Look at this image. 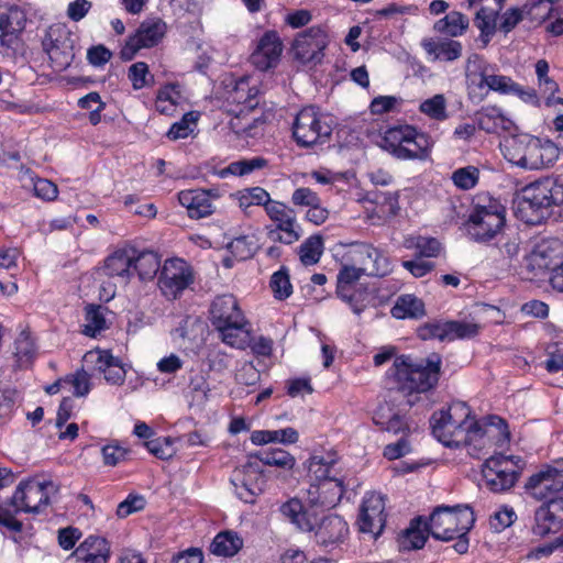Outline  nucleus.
<instances>
[{
	"label": "nucleus",
	"instance_id": "1",
	"mask_svg": "<svg viewBox=\"0 0 563 563\" xmlns=\"http://www.w3.org/2000/svg\"><path fill=\"white\" fill-rule=\"evenodd\" d=\"M434 437L446 446H467L471 456L481 459L482 450L493 442L509 438L507 423L497 416L478 422L470 407L463 401L453 402L446 410L435 411L431 417Z\"/></svg>",
	"mask_w": 563,
	"mask_h": 563
},
{
	"label": "nucleus",
	"instance_id": "2",
	"mask_svg": "<svg viewBox=\"0 0 563 563\" xmlns=\"http://www.w3.org/2000/svg\"><path fill=\"white\" fill-rule=\"evenodd\" d=\"M393 367L398 393L407 397L406 405L411 407L420 399V394L438 384L441 357L432 354L426 361L415 363L411 357L402 355L395 358Z\"/></svg>",
	"mask_w": 563,
	"mask_h": 563
},
{
	"label": "nucleus",
	"instance_id": "3",
	"mask_svg": "<svg viewBox=\"0 0 563 563\" xmlns=\"http://www.w3.org/2000/svg\"><path fill=\"white\" fill-rule=\"evenodd\" d=\"M58 487L52 481L40 482L34 478L20 482L13 496L10 499L9 509L0 510V525L13 530L21 531L22 522L14 518L19 512L40 514L49 504L52 495L56 494Z\"/></svg>",
	"mask_w": 563,
	"mask_h": 563
},
{
	"label": "nucleus",
	"instance_id": "4",
	"mask_svg": "<svg viewBox=\"0 0 563 563\" xmlns=\"http://www.w3.org/2000/svg\"><path fill=\"white\" fill-rule=\"evenodd\" d=\"M210 321L225 344L241 350L250 344L251 333L246 329L249 321L234 296L222 295L212 301Z\"/></svg>",
	"mask_w": 563,
	"mask_h": 563
},
{
	"label": "nucleus",
	"instance_id": "5",
	"mask_svg": "<svg viewBox=\"0 0 563 563\" xmlns=\"http://www.w3.org/2000/svg\"><path fill=\"white\" fill-rule=\"evenodd\" d=\"M563 205V184L554 177H544L526 186L518 202V212L528 224H538L553 207Z\"/></svg>",
	"mask_w": 563,
	"mask_h": 563
},
{
	"label": "nucleus",
	"instance_id": "6",
	"mask_svg": "<svg viewBox=\"0 0 563 563\" xmlns=\"http://www.w3.org/2000/svg\"><path fill=\"white\" fill-rule=\"evenodd\" d=\"M501 151L509 163L530 170L549 167L559 158V147L552 141L527 134L507 137Z\"/></svg>",
	"mask_w": 563,
	"mask_h": 563
},
{
	"label": "nucleus",
	"instance_id": "7",
	"mask_svg": "<svg viewBox=\"0 0 563 563\" xmlns=\"http://www.w3.org/2000/svg\"><path fill=\"white\" fill-rule=\"evenodd\" d=\"M379 145L399 159H422L432 143L424 133L411 125H397L385 131Z\"/></svg>",
	"mask_w": 563,
	"mask_h": 563
},
{
	"label": "nucleus",
	"instance_id": "8",
	"mask_svg": "<svg viewBox=\"0 0 563 563\" xmlns=\"http://www.w3.org/2000/svg\"><path fill=\"white\" fill-rule=\"evenodd\" d=\"M475 522L468 506H440L430 516L428 532L437 540L450 541L455 534H467Z\"/></svg>",
	"mask_w": 563,
	"mask_h": 563
},
{
	"label": "nucleus",
	"instance_id": "9",
	"mask_svg": "<svg viewBox=\"0 0 563 563\" xmlns=\"http://www.w3.org/2000/svg\"><path fill=\"white\" fill-rule=\"evenodd\" d=\"M332 128L317 108H302L292 122V136L298 146L309 148L327 143Z\"/></svg>",
	"mask_w": 563,
	"mask_h": 563
},
{
	"label": "nucleus",
	"instance_id": "10",
	"mask_svg": "<svg viewBox=\"0 0 563 563\" xmlns=\"http://www.w3.org/2000/svg\"><path fill=\"white\" fill-rule=\"evenodd\" d=\"M505 223V208L496 200L488 205L477 203L468 218V233L473 240L485 242L493 239Z\"/></svg>",
	"mask_w": 563,
	"mask_h": 563
},
{
	"label": "nucleus",
	"instance_id": "11",
	"mask_svg": "<svg viewBox=\"0 0 563 563\" xmlns=\"http://www.w3.org/2000/svg\"><path fill=\"white\" fill-rule=\"evenodd\" d=\"M523 461L519 456L494 455L483 465V477L486 486L494 493L511 488L518 478V470L522 468Z\"/></svg>",
	"mask_w": 563,
	"mask_h": 563
},
{
	"label": "nucleus",
	"instance_id": "12",
	"mask_svg": "<svg viewBox=\"0 0 563 563\" xmlns=\"http://www.w3.org/2000/svg\"><path fill=\"white\" fill-rule=\"evenodd\" d=\"M525 487L536 500H563V461L531 475Z\"/></svg>",
	"mask_w": 563,
	"mask_h": 563
},
{
	"label": "nucleus",
	"instance_id": "13",
	"mask_svg": "<svg viewBox=\"0 0 563 563\" xmlns=\"http://www.w3.org/2000/svg\"><path fill=\"white\" fill-rule=\"evenodd\" d=\"M194 283L190 267L183 260L166 261L158 277V287L168 300H175Z\"/></svg>",
	"mask_w": 563,
	"mask_h": 563
},
{
	"label": "nucleus",
	"instance_id": "14",
	"mask_svg": "<svg viewBox=\"0 0 563 563\" xmlns=\"http://www.w3.org/2000/svg\"><path fill=\"white\" fill-rule=\"evenodd\" d=\"M328 43L325 31L320 26H311L296 36L292 43L294 56L302 64H318L323 58Z\"/></svg>",
	"mask_w": 563,
	"mask_h": 563
},
{
	"label": "nucleus",
	"instance_id": "15",
	"mask_svg": "<svg viewBox=\"0 0 563 563\" xmlns=\"http://www.w3.org/2000/svg\"><path fill=\"white\" fill-rule=\"evenodd\" d=\"M349 255L351 261L358 264L367 276L384 277L393 271L388 256L371 244L355 243L352 245Z\"/></svg>",
	"mask_w": 563,
	"mask_h": 563
},
{
	"label": "nucleus",
	"instance_id": "16",
	"mask_svg": "<svg viewBox=\"0 0 563 563\" xmlns=\"http://www.w3.org/2000/svg\"><path fill=\"white\" fill-rule=\"evenodd\" d=\"M84 363L92 369L101 373L110 385L121 386L125 382L126 367L123 362L113 356L109 351L91 350L84 357Z\"/></svg>",
	"mask_w": 563,
	"mask_h": 563
},
{
	"label": "nucleus",
	"instance_id": "17",
	"mask_svg": "<svg viewBox=\"0 0 563 563\" xmlns=\"http://www.w3.org/2000/svg\"><path fill=\"white\" fill-rule=\"evenodd\" d=\"M166 31L162 20H147L141 23L136 33L130 36L120 52L123 60H131L144 47H153L159 43Z\"/></svg>",
	"mask_w": 563,
	"mask_h": 563
},
{
	"label": "nucleus",
	"instance_id": "18",
	"mask_svg": "<svg viewBox=\"0 0 563 563\" xmlns=\"http://www.w3.org/2000/svg\"><path fill=\"white\" fill-rule=\"evenodd\" d=\"M361 532L378 537L386 523L385 497L380 494L369 493L365 496L358 516Z\"/></svg>",
	"mask_w": 563,
	"mask_h": 563
},
{
	"label": "nucleus",
	"instance_id": "19",
	"mask_svg": "<svg viewBox=\"0 0 563 563\" xmlns=\"http://www.w3.org/2000/svg\"><path fill=\"white\" fill-rule=\"evenodd\" d=\"M43 45L56 71H63L74 59L73 42L68 33L60 27H51Z\"/></svg>",
	"mask_w": 563,
	"mask_h": 563
},
{
	"label": "nucleus",
	"instance_id": "20",
	"mask_svg": "<svg viewBox=\"0 0 563 563\" xmlns=\"http://www.w3.org/2000/svg\"><path fill=\"white\" fill-rule=\"evenodd\" d=\"M284 45L277 32L267 31L258 40L250 60L258 70L266 71L277 66Z\"/></svg>",
	"mask_w": 563,
	"mask_h": 563
},
{
	"label": "nucleus",
	"instance_id": "21",
	"mask_svg": "<svg viewBox=\"0 0 563 563\" xmlns=\"http://www.w3.org/2000/svg\"><path fill=\"white\" fill-rule=\"evenodd\" d=\"M266 213L276 223V229L282 232L274 240L285 244H292L300 239L299 227L294 209L278 201L266 205Z\"/></svg>",
	"mask_w": 563,
	"mask_h": 563
},
{
	"label": "nucleus",
	"instance_id": "22",
	"mask_svg": "<svg viewBox=\"0 0 563 563\" xmlns=\"http://www.w3.org/2000/svg\"><path fill=\"white\" fill-rule=\"evenodd\" d=\"M532 532L541 538L563 532V500L547 501L536 510Z\"/></svg>",
	"mask_w": 563,
	"mask_h": 563
},
{
	"label": "nucleus",
	"instance_id": "23",
	"mask_svg": "<svg viewBox=\"0 0 563 563\" xmlns=\"http://www.w3.org/2000/svg\"><path fill=\"white\" fill-rule=\"evenodd\" d=\"M133 249H120L110 254L103 263L102 272L110 278H115L121 285H126L133 275Z\"/></svg>",
	"mask_w": 563,
	"mask_h": 563
},
{
	"label": "nucleus",
	"instance_id": "24",
	"mask_svg": "<svg viewBox=\"0 0 563 563\" xmlns=\"http://www.w3.org/2000/svg\"><path fill=\"white\" fill-rule=\"evenodd\" d=\"M211 197H218V195H211L208 190L190 189L183 190L178 194L179 203L187 209L188 216L191 219H201L213 213L214 207Z\"/></svg>",
	"mask_w": 563,
	"mask_h": 563
},
{
	"label": "nucleus",
	"instance_id": "25",
	"mask_svg": "<svg viewBox=\"0 0 563 563\" xmlns=\"http://www.w3.org/2000/svg\"><path fill=\"white\" fill-rule=\"evenodd\" d=\"M343 494V482L335 477L318 485H311L308 490L310 504L325 508L334 507L341 500Z\"/></svg>",
	"mask_w": 563,
	"mask_h": 563
},
{
	"label": "nucleus",
	"instance_id": "26",
	"mask_svg": "<svg viewBox=\"0 0 563 563\" xmlns=\"http://www.w3.org/2000/svg\"><path fill=\"white\" fill-rule=\"evenodd\" d=\"M25 13L18 5L0 4V46H9L11 36L24 29Z\"/></svg>",
	"mask_w": 563,
	"mask_h": 563
},
{
	"label": "nucleus",
	"instance_id": "27",
	"mask_svg": "<svg viewBox=\"0 0 563 563\" xmlns=\"http://www.w3.org/2000/svg\"><path fill=\"white\" fill-rule=\"evenodd\" d=\"M362 275H365L361 267L354 265H342L336 276V294L340 298L347 301L354 313L360 314L364 310V305L354 302V297L350 294V287L354 285Z\"/></svg>",
	"mask_w": 563,
	"mask_h": 563
},
{
	"label": "nucleus",
	"instance_id": "28",
	"mask_svg": "<svg viewBox=\"0 0 563 563\" xmlns=\"http://www.w3.org/2000/svg\"><path fill=\"white\" fill-rule=\"evenodd\" d=\"M552 258L549 247L542 243L538 244L527 256H525L520 275L526 279H533L541 276L551 266Z\"/></svg>",
	"mask_w": 563,
	"mask_h": 563
},
{
	"label": "nucleus",
	"instance_id": "29",
	"mask_svg": "<svg viewBox=\"0 0 563 563\" xmlns=\"http://www.w3.org/2000/svg\"><path fill=\"white\" fill-rule=\"evenodd\" d=\"M346 522L336 515L324 517L316 527L314 537L319 544L328 545L341 541L347 533Z\"/></svg>",
	"mask_w": 563,
	"mask_h": 563
},
{
	"label": "nucleus",
	"instance_id": "30",
	"mask_svg": "<svg viewBox=\"0 0 563 563\" xmlns=\"http://www.w3.org/2000/svg\"><path fill=\"white\" fill-rule=\"evenodd\" d=\"M421 46L428 55L434 59L453 62L462 56L463 46L461 42L450 38L435 41L433 38H423Z\"/></svg>",
	"mask_w": 563,
	"mask_h": 563
},
{
	"label": "nucleus",
	"instance_id": "31",
	"mask_svg": "<svg viewBox=\"0 0 563 563\" xmlns=\"http://www.w3.org/2000/svg\"><path fill=\"white\" fill-rule=\"evenodd\" d=\"M280 511L301 531L310 532L316 529V517L303 508L299 499L288 500L282 506Z\"/></svg>",
	"mask_w": 563,
	"mask_h": 563
},
{
	"label": "nucleus",
	"instance_id": "32",
	"mask_svg": "<svg viewBox=\"0 0 563 563\" xmlns=\"http://www.w3.org/2000/svg\"><path fill=\"white\" fill-rule=\"evenodd\" d=\"M503 8V0H484L478 7L474 23L482 35H490L496 27V18Z\"/></svg>",
	"mask_w": 563,
	"mask_h": 563
},
{
	"label": "nucleus",
	"instance_id": "33",
	"mask_svg": "<svg viewBox=\"0 0 563 563\" xmlns=\"http://www.w3.org/2000/svg\"><path fill=\"white\" fill-rule=\"evenodd\" d=\"M243 548V539L234 531L219 532L210 544V552L218 556H234Z\"/></svg>",
	"mask_w": 563,
	"mask_h": 563
},
{
	"label": "nucleus",
	"instance_id": "34",
	"mask_svg": "<svg viewBox=\"0 0 563 563\" xmlns=\"http://www.w3.org/2000/svg\"><path fill=\"white\" fill-rule=\"evenodd\" d=\"M242 473L244 478L240 486L235 485L236 495L244 503L253 504L262 488L257 483H251V478L261 475V471L256 462L249 461L242 466Z\"/></svg>",
	"mask_w": 563,
	"mask_h": 563
},
{
	"label": "nucleus",
	"instance_id": "35",
	"mask_svg": "<svg viewBox=\"0 0 563 563\" xmlns=\"http://www.w3.org/2000/svg\"><path fill=\"white\" fill-rule=\"evenodd\" d=\"M257 93L258 89L250 86L249 78H241L236 81L234 89L230 92L229 99L236 104L243 106L239 112V114H241L244 111L250 112L257 107Z\"/></svg>",
	"mask_w": 563,
	"mask_h": 563
},
{
	"label": "nucleus",
	"instance_id": "36",
	"mask_svg": "<svg viewBox=\"0 0 563 563\" xmlns=\"http://www.w3.org/2000/svg\"><path fill=\"white\" fill-rule=\"evenodd\" d=\"M470 20L466 15L459 11H451L444 18L438 20L433 29L434 31L449 35L451 37H457L465 33L468 29Z\"/></svg>",
	"mask_w": 563,
	"mask_h": 563
},
{
	"label": "nucleus",
	"instance_id": "37",
	"mask_svg": "<svg viewBox=\"0 0 563 563\" xmlns=\"http://www.w3.org/2000/svg\"><path fill=\"white\" fill-rule=\"evenodd\" d=\"M426 530L428 531V525L422 522L420 517L411 520L400 537V547L404 550L421 549L427 541Z\"/></svg>",
	"mask_w": 563,
	"mask_h": 563
},
{
	"label": "nucleus",
	"instance_id": "38",
	"mask_svg": "<svg viewBox=\"0 0 563 563\" xmlns=\"http://www.w3.org/2000/svg\"><path fill=\"white\" fill-rule=\"evenodd\" d=\"M133 267L141 280H151L161 268V258L157 253L145 251L137 256L134 255Z\"/></svg>",
	"mask_w": 563,
	"mask_h": 563
},
{
	"label": "nucleus",
	"instance_id": "39",
	"mask_svg": "<svg viewBox=\"0 0 563 563\" xmlns=\"http://www.w3.org/2000/svg\"><path fill=\"white\" fill-rule=\"evenodd\" d=\"M371 202L375 203L373 213L368 218L376 217L378 220L395 216L398 211V200L393 192H372Z\"/></svg>",
	"mask_w": 563,
	"mask_h": 563
},
{
	"label": "nucleus",
	"instance_id": "40",
	"mask_svg": "<svg viewBox=\"0 0 563 563\" xmlns=\"http://www.w3.org/2000/svg\"><path fill=\"white\" fill-rule=\"evenodd\" d=\"M391 314L397 319L419 318L424 314V305L412 295H404L397 299Z\"/></svg>",
	"mask_w": 563,
	"mask_h": 563
},
{
	"label": "nucleus",
	"instance_id": "41",
	"mask_svg": "<svg viewBox=\"0 0 563 563\" xmlns=\"http://www.w3.org/2000/svg\"><path fill=\"white\" fill-rule=\"evenodd\" d=\"M181 98L179 85H167L157 93L156 110L162 114L173 115Z\"/></svg>",
	"mask_w": 563,
	"mask_h": 563
},
{
	"label": "nucleus",
	"instance_id": "42",
	"mask_svg": "<svg viewBox=\"0 0 563 563\" xmlns=\"http://www.w3.org/2000/svg\"><path fill=\"white\" fill-rule=\"evenodd\" d=\"M335 462L336 457L333 454L312 455L308 462V475L319 483L331 479L330 472Z\"/></svg>",
	"mask_w": 563,
	"mask_h": 563
},
{
	"label": "nucleus",
	"instance_id": "43",
	"mask_svg": "<svg viewBox=\"0 0 563 563\" xmlns=\"http://www.w3.org/2000/svg\"><path fill=\"white\" fill-rule=\"evenodd\" d=\"M257 459L265 465L276 466L284 470H291L295 464V457L283 449H273L269 451H260L251 456Z\"/></svg>",
	"mask_w": 563,
	"mask_h": 563
},
{
	"label": "nucleus",
	"instance_id": "44",
	"mask_svg": "<svg viewBox=\"0 0 563 563\" xmlns=\"http://www.w3.org/2000/svg\"><path fill=\"white\" fill-rule=\"evenodd\" d=\"M559 0H529L523 7L526 19L536 25L543 23L552 13L554 3Z\"/></svg>",
	"mask_w": 563,
	"mask_h": 563
},
{
	"label": "nucleus",
	"instance_id": "45",
	"mask_svg": "<svg viewBox=\"0 0 563 563\" xmlns=\"http://www.w3.org/2000/svg\"><path fill=\"white\" fill-rule=\"evenodd\" d=\"M109 552V544L104 538L90 536L74 551V558L101 555L108 560Z\"/></svg>",
	"mask_w": 563,
	"mask_h": 563
},
{
	"label": "nucleus",
	"instance_id": "46",
	"mask_svg": "<svg viewBox=\"0 0 563 563\" xmlns=\"http://www.w3.org/2000/svg\"><path fill=\"white\" fill-rule=\"evenodd\" d=\"M407 249H416V257H437L441 252V243L434 238L413 236L405 242Z\"/></svg>",
	"mask_w": 563,
	"mask_h": 563
},
{
	"label": "nucleus",
	"instance_id": "47",
	"mask_svg": "<svg viewBox=\"0 0 563 563\" xmlns=\"http://www.w3.org/2000/svg\"><path fill=\"white\" fill-rule=\"evenodd\" d=\"M323 253V240L320 235L308 238L298 250L300 262L306 265H314Z\"/></svg>",
	"mask_w": 563,
	"mask_h": 563
},
{
	"label": "nucleus",
	"instance_id": "48",
	"mask_svg": "<svg viewBox=\"0 0 563 563\" xmlns=\"http://www.w3.org/2000/svg\"><path fill=\"white\" fill-rule=\"evenodd\" d=\"M481 81L478 86L488 87L490 90L503 95H510L516 89V82L507 76L487 74L486 70L481 73Z\"/></svg>",
	"mask_w": 563,
	"mask_h": 563
},
{
	"label": "nucleus",
	"instance_id": "49",
	"mask_svg": "<svg viewBox=\"0 0 563 563\" xmlns=\"http://www.w3.org/2000/svg\"><path fill=\"white\" fill-rule=\"evenodd\" d=\"M419 110L427 117L437 121H443L448 118L446 100L444 96L440 93L421 102Z\"/></svg>",
	"mask_w": 563,
	"mask_h": 563
},
{
	"label": "nucleus",
	"instance_id": "50",
	"mask_svg": "<svg viewBox=\"0 0 563 563\" xmlns=\"http://www.w3.org/2000/svg\"><path fill=\"white\" fill-rule=\"evenodd\" d=\"M267 165V161L263 157H253L251 159H241L231 163L225 169L221 172V175L232 174L235 176H244L251 174L256 169H262Z\"/></svg>",
	"mask_w": 563,
	"mask_h": 563
},
{
	"label": "nucleus",
	"instance_id": "51",
	"mask_svg": "<svg viewBox=\"0 0 563 563\" xmlns=\"http://www.w3.org/2000/svg\"><path fill=\"white\" fill-rule=\"evenodd\" d=\"M106 328V319L101 312L100 306H88L86 308V323L84 333L88 336H96Z\"/></svg>",
	"mask_w": 563,
	"mask_h": 563
},
{
	"label": "nucleus",
	"instance_id": "52",
	"mask_svg": "<svg viewBox=\"0 0 563 563\" xmlns=\"http://www.w3.org/2000/svg\"><path fill=\"white\" fill-rule=\"evenodd\" d=\"M238 200H239V206L243 210H246L247 208H250L252 206L264 205L266 207V205L272 202L269 200L268 192L260 187L247 188L243 191H240Z\"/></svg>",
	"mask_w": 563,
	"mask_h": 563
},
{
	"label": "nucleus",
	"instance_id": "53",
	"mask_svg": "<svg viewBox=\"0 0 563 563\" xmlns=\"http://www.w3.org/2000/svg\"><path fill=\"white\" fill-rule=\"evenodd\" d=\"M34 344L31 338L22 332L14 342V356L20 367H26L34 356Z\"/></svg>",
	"mask_w": 563,
	"mask_h": 563
},
{
	"label": "nucleus",
	"instance_id": "54",
	"mask_svg": "<svg viewBox=\"0 0 563 563\" xmlns=\"http://www.w3.org/2000/svg\"><path fill=\"white\" fill-rule=\"evenodd\" d=\"M479 179V170L475 166H466L456 169L452 174L453 184L462 189L468 190L476 186Z\"/></svg>",
	"mask_w": 563,
	"mask_h": 563
},
{
	"label": "nucleus",
	"instance_id": "55",
	"mask_svg": "<svg viewBox=\"0 0 563 563\" xmlns=\"http://www.w3.org/2000/svg\"><path fill=\"white\" fill-rule=\"evenodd\" d=\"M449 341L475 338L481 325L473 322L449 321Z\"/></svg>",
	"mask_w": 563,
	"mask_h": 563
},
{
	"label": "nucleus",
	"instance_id": "56",
	"mask_svg": "<svg viewBox=\"0 0 563 563\" xmlns=\"http://www.w3.org/2000/svg\"><path fill=\"white\" fill-rule=\"evenodd\" d=\"M271 288L278 300H284L291 295L292 286L286 271L280 269L272 275Z\"/></svg>",
	"mask_w": 563,
	"mask_h": 563
},
{
	"label": "nucleus",
	"instance_id": "57",
	"mask_svg": "<svg viewBox=\"0 0 563 563\" xmlns=\"http://www.w3.org/2000/svg\"><path fill=\"white\" fill-rule=\"evenodd\" d=\"M449 321L446 322H428L418 329V336L422 340L438 339L440 341H449Z\"/></svg>",
	"mask_w": 563,
	"mask_h": 563
},
{
	"label": "nucleus",
	"instance_id": "58",
	"mask_svg": "<svg viewBox=\"0 0 563 563\" xmlns=\"http://www.w3.org/2000/svg\"><path fill=\"white\" fill-rule=\"evenodd\" d=\"M229 251L240 261H244L253 256L255 243L246 235L235 238L228 244Z\"/></svg>",
	"mask_w": 563,
	"mask_h": 563
},
{
	"label": "nucleus",
	"instance_id": "59",
	"mask_svg": "<svg viewBox=\"0 0 563 563\" xmlns=\"http://www.w3.org/2000/svg\"><path fill=\"white\" fill-rule=\"evenodd\" d=\"M150 453L161 460H168L175 454V449L169 438H157L144 443Z\"/></svg>",
	"mask_w": 563,
	"mask_h": 563
},
{
	"label": "nucleus",
	"instance_id": "60",
	"mask_svg": "<svg viewBox=\"0 0 563 563\" xmlns=\"http://www.w3.org/2000/svg\"><path fill=\"white\" fill-rule=\"evenodd\" d=\"M148 66L144 62H137L130 66L128 77L135 90H140L148 85Z\"/></svg>",
	"mask_w": 563,
	"mask_h": 563
},
{
	"label": "nucleus",
	"instance_id": "61",
	"mask_svg": "<svg viewBox=\"0 0 563 563\" xmlns=\"http://www.w3.org/2000/svg\"><path fill=\"white\" fill-rule=\"evenodd\" d=\"M549 64L544 59H540L536 64V74L538 76L539 85L543 88L544 92L554 95L559 90V85L548 76Z\"/></svg>",
	"mask_w": 563,
	"mask_h": 563
},
{
	"label": "nucleus",
	"instance_id": "62",
	"mask_svg": "<svg viewBox=\"0 0 563 563\" xmlns=\"http://www.w3.org/2000/svg\"><path fill=\"white\" fill-rule=\"evenodd\" d=\"M261 374L251 362H245L238 369L235 380L238 384L245 386H254L260 380Z\"/></svg>",
	"mask_w": 563,
	"mask_h": 563
},
{
	"label": "nucleus",
	"instance_id": "63",
	"mask_svg": "<svg viewBox=\"0 0 563 563\" xmlns=\"http://www.w3.org/2000/svg\"><path fill=\"white\" fill-rule=\"evenodd\" d=\"M103 463L108 466H115L125 460L128 451L117 443H110L101 449Z\"/></svg>",
	"mask_w": 563,
	"mask_h": 563
},
{
	"label": "nucleus",
	"instance_id": "64",
	"mask_svg": "<svg viewBox=\"0 0 563 563\" xmlns=\"http://www.w3.org/2000/svg\"><path fill=\"white\" fill-rule=\"evenodd\" d=\"M145 504L143 496L130 495L125 500L119 504L117 515L120 518H125L131 514L142 510L145 507Z\"/></svg>",
	"mask_w": 563,
	"mask_h": 563
}]
</instances>
